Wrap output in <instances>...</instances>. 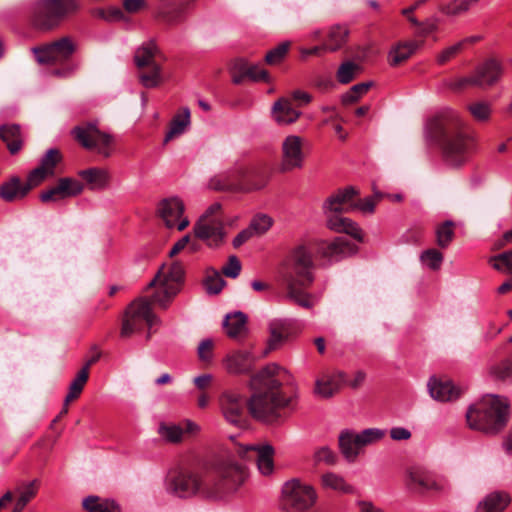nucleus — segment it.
I'll list each match as a JSON object with an SVG mask.
<instances>
[{
	"instance_id": "nucleus-54",
	"label": "nucleus",
	"mask_w": 512,
	"mask_h": 512,
	"mask_svg": "<svg viewBox=\"0 0 512 512\" xmlns=\"http://www.w3.org/2000/svg\"><path fill=\"white\" fill-rule=\"evenodd\" d=\"M468 109L474 119L478 121H487L490 117L491 109L485 102H476L468 106Z\"/></svg>"
},
{
	"instance_id": "nucleus-19",
	"label": "nucleus",
	"mask_w": 512,
	"mask_h": 512,
	"mask_svg": "<svg viewBox=\"0 0 512 512\" xmlns=\"http://www.w3.org/2000/svg\"><path fill=\"white\" fill-rule=\"evenodd\" d=\"M160 4L158 18L168 25H178L185 21L186 13L195 0H155Z\"/></svg>"
},
{
	"instance_id": "nucleus-47",
	"label": "nucleus",
	"mask_w": 512,
	"mask_h": 512,
	"mask_svg": "<svg viewBox=\"0 0 512 512\" xmlns=\"http://www.w3.org/2000/svg\"><path fill=\"white\" fill-rule=\"evenodd\" d=\"M491 374L497 380L512 381V355L491 368Z\"/></svg>"
},
{
	"instance_id": "nucleus-4",
	"label": "nucleus",
	"mask_w": 512,
	"mask_h": 512,
	"mask_svg": "<svg viewBox=\"0 0 512 512\" xmlns=\"http://www.w3.org/2000/svg\"><path fill=\"white\" fill-rule=\"evenodd\" d=\"M430 135L449 167L464 166L476 151L475 140L465 132L464 123L453 110L444 111L432 119Z\"/></svg>"
},
{
	"instance_id": "nucleus-43",
	"label": "nucleus",
	"mask_w": 512,
	"mask_h": 512,
	"mask_svg": "<svg viewBox=\"0 0 512 512\" xmlns=\"http://www.w3.org/2000/svg\"><path fill=\"white\" fill-rule=\"evenodd\" d=\"M62 156L58 149H49L43 156L40 162V167L44 169L49 175L55 174V167L61 161Z\"/></svg>"
},
{
	"instance_id": "nucleus-8",
	"label": "nucleus",
	"mask_w": 512,
	"mask_h": 512,
	"mask_svg": "<svg viewBox=\"0 0 512 512\" xmlns=\"http://www.w3.org/2000/svg\"><path fill=\"white\" fill-rule=\"evenodd\" d=\"M266 176L259 170L236 165L210 179L209 187L215 191L250 192L264 187Z\"/></svg>"
},
{
	"instance_id": "nucleus-12",
	"label": "nucleus",
	"mask_w": 512,
	"mask_h": 512,
	"mask_svg": "<svg viewBox=\"0 0 512 512\" xmlns=\"http://www.w3.org/2000/svg\"><path fill=\"white\" fill-rule=\"evenodd\" d=\"M195 236L210 247L221 245L226 237L224 218L220 203H213L207 208L194 226Z\"/></svg>"
},
{
	"instance_id": "nucleus-36",
	"label": "nucleus",
	"mask_w": 512,
	"mask_h": 512,
	"mask_svg": "<svg viewBox=\"0 0 512 512\" xmlns=\"http://www.w3.org/2000/svg\"><path fill=\"white\" fill-rule=\"evenodd\" d=\"M24 184L19 177H12L9 181L0 186V197L6 202H13L16 199L25 197Z\"/></svg>"
},
{
	"instance_id": "nucleus-21",
	"label": "nucleus",
	"mask_w": 512,
	"mask_h": 512,
	"mask_svg": "<svg viewBox=\"0 0 512 512\" xmlns=\"http://www.w3.org/2000/svg\"><path fill=\"white\" fill-rule=\"evenodd\" d=\"M431 397L440 402H450L458 399L463 390L451 380L432 377L428 382Z\"/></svg>"
},
{
	"instance_id": "nucleus-16",
	"label": "nucleus",
	"mask_w": 512,
	"mask_h": 512,
	"mask_svg": "<svg viewBox=\"0 0 512 512\" xmlns=\"http://www.w3.org/2000/svg\"><path fill=\"white\" fill-rule=\"evenodd\" d=\"M502 73L501 63L494 58H490L481 63L470 77L460 80L456 88L461 89L467 84L479 87L491 86L500 79Z\"/></svg>"
},
{
	"instance_id": "nucleus-15",
	"label": "nucleus",
	"mask_w": 512,
	"mask_h": 512,
	"mask_svg": "<svg viewBox=\"0 0 512 512\" xmlns=\"http://www.w3.org/2000/svg\"><path fill=\"white\" fill-rule=\"evenodd\" d=\"M75 139L86 149L96 151L107 158L111 155L112 138L101 132L94 124L77 126L73 130Z\"/></svg>"
},
{
	"instance_id": "nucleus-57",
	"label": "nucleus",
	"mask_w": 512,
	"mask_h": 512,
	"mask_svg": "<svg viewBox=\"0 0 512 512\" xmlns=\"http://www.w3.org/2000/svg\"><path fill=\"white\" fill-rule=\"evenodd\" d=\"M214 343L211 339H205L200 342L197 350L200 361L208 363L213 355Z\"/></svg>"
},
{
	"instance_id": "nucleus-63",
	"label": "nucleus",
	"mask_w": 512,
	"mask_h": 512,
	"mask_svg": "<svg viewBox=\"0 0 512 512\" xmlns=\"http://www.w3.org/2000/svg\"><path fill=\"white\" fill-rule=\"evenodd\" d=\"M366 378V374L363 372V371H357L355 373V376H354V379L351 380V381H348L346 379V382L344 384H347L348 386H350L351 388H358L362 385V383L364 382Z\"/></svg>"
},
{
	"instance_id": "nucleus-37",
	"label": "nucleus",
	"mask_w": 512,
	"mask_h": 512,
	"mask_svg": "<svg viewBox=\"0 0 512 512\" xmlns=\"http://www.w3.org/2000/svg\"><path fill=\"white\" fill-rule=\"evenodd\" d=\"M88 379L89 372L86 368H81L69 386L68 394L65 397L66 405L79 398Z\"/></svg>"
},
{
	"instance_id": "nucleus-55",
	"label": "nucleus",
	"mask_w": 512,
	"mask_h": 512,
	"mask_svg": "<svg viewBox=\"0 0 512 512\" xmlns=\"http://www.w3.org/2000/svg\"><path fill=\"white\" fill-rule=\"evenodd\" d=\"M241 263L235 255L228 258L227 263L222 267L221 272L229 278H236L240 274Z\"/></svg>"
},
{
	"instance_id": "nucleus-1",
	"label": "nucleus",
	"mask_w": 512,
	"mask_h": 512,
	"mask_svg": "<svg viewBox=\"0 0 512 512\" xmlns=\"http://www.w3.org/2000/svg\"><path fill=\"white\" fill-rule=\"evenodd\" d=\"M254 461L259 472L270 475L274 470V448L270 444L236 445L228 455L205 459L169 472L167 491L179 498L195 495L220 499L236 492L245 482L247 471L236 459Z\"/></svg>"
},
{
	"instance_id": "nucleus-33",
	"label": "nucleus",
	"mask_w": 512,
	"mask_h": 512,
	"mask_svg": "<svg viewBox=\"0 0 512 512\" xmlns=\"http://www.w3.org/2000/svg\"><path fill=\"white\" fill-rule=\"evenodd\" d=\"M79 176L86 181L90 190H102L109 183V173L100 168H89L81 170Z\"/></svg>"
},
{
	"instance_id": "nucleus-60",
	"label": "nucleus",
	"mask_w": 512,
	"mask_h": 512,
	"mask_svg": "<svg viewBox=\"0 0 512 512\" xmlns=\"http://www.w3.org/2000/svg\"><path fill=\"white\" fill-rule=\"evenodd\" d=\"M213 377L210 374H203L193 379L194 385L200 392H206L212 383Z\"/></svg>"
},
{
	"instance_id": "nucleus-14",
	"label": "nucleus",
	"mask_w": 512,
	"mask_h": 512,
	"mask_svg": "<svg viewBox=\"0 0 512 512\" xmlns=\"http://www.w3.org/2000/svg\"><path fill=\"white\" fill-rule=\"evenodd\" d=\"M316 500L314 489L298 480H292L283 488V508L288 512L309 509Z\"/></svg>"
},
{
	"instance_id": "nucleus-35",
	"label": "nucleus",
	"mask_w": 512,
	"mask_h": 512,
	"mask_svg": "<svg viewBox=\"0 0 512 512\" xmlns=\"http://www.w3.org/2000/svg\"><path fill=\"white\" fill-rule=\"evenodd\" d=\"M348 36L349 30L345 26L335 25L331 27L327 35V41L323 43L325 49L330 52L341 49L347 42Z\"/></svg>"
},
{
	"instance_id": "nucleus-24",
	"label": "nucleus",
	"mask_w": 512,
	"mask_h": 512,
	"mask_svg": "<svg viewBox=\"0 0 512 512\" xmlns=\"http://www.w3.org/2000/svg\"><path fill=\"white\" fill-rule=\"evenodd\" d=\"M271 114L279 125H288L294 123L300 117L301 112L289 97H281L273 104Z\"/></svg>"
},
{
	"instance_id": "nucleus-27",
	"label": "nucleus",
	"mask_w": 512,
	"mask_h": 512,
	"mask_svg": "<svg viewBox=\"0 0 512 512\" xmlns=\"http://www.w3.org/2000/svg\"><path fill=\"white\" fill-rule=\"evenodd\" d=\"M191 124V113L188 107H181L168 124L164 144L185 133Z\"/></svg>"
},
{
	"instance_id": "nucleus-29",
	"label": "nucleus",
	"mask_w": 512,
	"mask_h": 512,
	"mask_svg": "<svg viewBox=\"0 0 512 512\" xmlns=\"http://www.w3.org/2000/svg\"><path fill=\"white\" fill-rule=\"evenodd\" d=\"M511 502V497L503 491H495L480 501L475 512H503Z\"/></svg>"
},
{
	"instance_id": "nucleus-7",
	"label": "nucleus",
	"mask_w": 512,
	"mask_h": 512,
	"mask_svg": "<svg viewBox=\"0 0 512 512\" xmlns=\"http://www.w3.org/2000/svg\"><path fill=\"white\" fill-rule=\"evenodd\" d=\"M465 417L470 429L496 435L509 421L510 404L504 396L487 394L468 407Z\"/></svg>"
},
{
	"instance_id": "nucleus-10",
	"label": "nucleus",
	"mask_w": 512,
	"mask_h": 512,
	"mask_svg": "<svg viewBox=\"0 0 512 512\" xmlns=\"http://www.w3.org/2000/svg\"><path fill=\"white\" fill-rule=\"evenodd\" d=\"M161 59V52L153 41L144 43L136 50L134 60L144 87H157L162 82Z\"/></svg>"
},
{
	"instance_id": "nucleus-25",
	"label": "nucleus",
	"mask_w": 512,
	"mask_h": 512,
	"mask_svg": "<svg viewBox=\"0 0 512 512\" xmlns=\"http://www.w3.org/2000/svg\"><path fill=\"white\" fill-rule=\"evenodd\" d=\"M256 358L249 351H236L226 357L225 365L229 373L249 374L252 372Z\"/></svg>"
},
{
	"instance_id": "nucleus-9",
	"label": "nucleus",
	"mask_w": 512,
	"mask_h": 512,
	"mask_svg": "<svg viewBox=\"0 0 512 512\" xmlns=\"http://www.w3.org/2000/svg\"><path fill=\"white\" fill-rule=\"evenodd\" d=\"M75 49V44L69 37H62L43 46L34 47L32 52L40 64H60L61 67L55 68L52 74L65 77L71 72V67L67 64V61L75 52Z\"/></svg>"
},
{
	"instance_id": "nucleus-13",
	"label": "nucleus",
	"mask_w": 512,
	"mask_h": 512,
	"mask_svg": "<svg viewBox=\"0 0 512 512\" xmlns=\"http://www.w3.org/2000/svg\"><path fill=\"white\" fill-rule=\"evenodd\" d=\"M384 436L385 431L379 428H368L360 433L346 430L339 435V447L344 457L353 462L364 447L382 440Z\"/></svg>"
},
{
	"instance_id": "nucleus-49",
	"label": "nucleus",
	"mask_w": 512,
	"mask_h": 512,
	"mask_svg": "<svg viewBox=\"0 0 512 512\" xmlns=\"http://www.w3.org/2000/svg\"><path fill=\"white\" fill-rule=\"evenodd\" d=\"M272 224L273 220L271 217L265 214H259L252 219L250 226L248 228L252 230V233L254 235L260 236L266 233L270 229Z\"/></svg>"
},
{
	"instance_id": "nucleus-44",
	"label": "nucleus",
	"mask_w": 512,
	"mask_h": 512,
	"mask_svg": "<svg viewBox=\"0 0 512 512\" xmlns=\"http://www.w3.org/2000/svg\"><path fill=\"white\" fill-rule=\"evenodd\" d=\"M159 434L171 443H179L182 440L184 429L178 425L162 423L159 426Z\"/></svg>"
},
{
	"instance_id": "nucleus-18",
	"label": "nucleus",
	"mask_w": 512,
	"mask_h": 512,
	"mask_svg": "<svg viewBox=\"0 0 512 512\" xmlns=\"http://www.w3.org/2000/svg\"><path fill=\"white\" fill-rule=\"evenodd\" d=\"M158 212L168 228L177 226L179 231H183L189 225L187 218L181 219L184 204L177 197L163 199L159 204Z\"/></svg>"
},
{
	"instance_id": "nucleus-46",
	"label": "nucleus",
	"mask_w": 512,
	"mask_h": 512,
	"mask_svg": "<svg viewBox=\"0 0 512 512\" xmlns=\"http://www.w3.org/2000/svg\"><path fill=\"white\" fill-rule=\"evenodd\" d=\"M291 43L289 41H285L277 45L275 48L271 49L267 52L265 56V61L269 65H275L280 63L285 56L287 55L290 49Z\"/></svg>"
},
{
	"instance_id": "nucleus-26",
	"label": "nucleus",
	"mask_w": 512,
	"mask_h": 512,
	"mask_svg": "<svg viewBox=\"0 0 512 512\" xmlns=\"http://www.w3.org/2000/svg\"><path fill=\"white\" fill-rule=\"evenodd\" d=\"M346 382V374L338 371L332 376L318 378L315 381L314 393L322 398H331Z\"/></svg>"
},
{
	"instance_id": "nucleus-3",
	"label": "nucleus",
	"mask_w": 512,
	"mask_h": 512,
	"mask_svg": "<svg viewBox=\"0 0 512 512\" xmlns=\"http://www.w3.org/2000/svg\"><path fill=\"white\" fill-rule=\"evenodd\" d=\"M184 283V268L179 262L163 265L147 288H155L151 297L138 298L131 302L124 311L120 329L121 338H129L140 332L144 326L151 329L160 323L159 317L153 312L152 304L166 310Z\"/></svg>"
},
{
	"instance_id": "nucleus-61",
	"label": "nucleus",
	"mask_w": 512,
	"mask_h": 512,
	"mask_svg": "<svg viewBox=\"0 0 512 512\" xmlns=\"http://www.w3.org/2000/svg\"><path fill=\"white\" fill-rule=\"evenodd\" d=\"M147 5L146 0H123V6L129 13H135L145 8Z\"/></svg>"
},
{
	"instance_id": "nucleus-64",
	"label": "nucleus",
	"mask_w": 512,
	"mask_h": 512,
	"mask_svg": "<svg viewBox=\"0 0 512 512\" xmlns=\"http://www.w3.org/2000/svg\"><path fill=\"white\" fill-rule=\"evenodd\" d=\"M358 506L359 512H384L382 509L367 501H359Z\"/></svg>"
},
{
	"instance_id": "nucleus-56",
	"label": "nucleus",
	"mask_w": 512,
	"mask_h": 512,
	"mask_svg": "<svg viewBox=\"0 0 512 512\" xmlns=\"http://www.w3.org/2000/svg\"><path fill=\"white\" fill-rule=\"evenodd\" d=\"M464 48V42H458L453 46H450L446 49H444L441 53L437 56V63L439 65H444L449 60H451L453 57H455L458 53H460Z\"/></svg>"
},
{
	"instance_id": "nucleus-28",
	"label": "nucleus",
	"mask_w": 512,
	"mask_h": 512,
	"mask_svg": "<svg viewBox=\"0 0 512 512\" xmlns=\"http://www.w3.org/2000/svg\"><path fill=\"white\" fill-rule=\"evenodd\" d=\"M358 248L344 237H337L330 243H323L319 252L323 257H347L357 252Z\"/></svg>"
},
{
	"instance_id": "nucleus-11",
	"label": "nucleus",
	"mask_w": 512,
	"mask_h": 512,
	"mask_svg": "<svg viewBox=\"0 0 512 512\" xmlns=\"http://www.w3.org/2000/svg\"><path fill=\"white\" fill-rule=\"evenodd\" d=\"M77 10V0H41L35 12L34 24L40 30H53Z\"/></svg>"
},
{
	"instance_id": "nucleus-22",
	"label": "nucleus",
	"mask_w": 512,
	"mask_h": 512,
	"mask_svg": "<svg viewBox=\"0 0 512 512\" xmlns=\"http://www.w3.org/2000/svg\"><path fill=\"white\" fill-rule=\"evenodd\" d=\"M270 336L267 341L265 355L270 351L278 349L285 343L294 333L293 325L288 320L276 319L269 324Z\"/></svg>"
},
{
	"instance_id": "nucleus-17",
	"label": "nucleus",
	"mask_w": 512,
	"mask_h": 512,
	"mask_svg": "<svg viewBox=\"0 0 512 512\" xmlns=\"http://www.w3.org/2000/svg\"><path fill=\"white\" fill-rule=\"evenodd\" d=\"M303 140L296 135L287 136L282 143L281 172H289L303 166Z\"/></svg>"
},
{
	"instance_id": "nucleus-62",
	"label": "nucleus",
	"mask_w": 512,
	"mask_h": 512,
	"mask_svg": "<svg viewBox=\"0 0 512 512\" xmlns=\"http://www.w3.org/2000/svg\"><path fill=\"white\" fill-rule=\"evenodd\" d=\"M254 234L252 233V230L249 228L244 229L241 231L233 240V246L234 248H239L241 245H243L245 242H247Z\"/></svg>"
},
{
	"instance_id": "nucleus-40",
	"label": "nucleus",
	"mask_w": 512,
	"mask_h": 512,
	"mask_svg": "<svg viewBox=\"0 0 512 512\" xmlns=\"http://www.w3.org/2000/svg\"><path fill=\"white\" fill-rule=\"evenodd\" d=\"M225 284L226 281L222 278L221 274L217 270L212 268L207 270L206 277L204 279V286L207 293L219 294Z\"/></svg>"
},
{
	"instance_id": "nucleus-6",
	"label": "nucleus",
	"mask_w": 512,
	"mask_h": 512,
	"mask_svg": "<svg viewBox=\"0 0 512 512\" xmlns=\"http://www.w3.org/2000/svg\"><path fill=\"white\" fill-rule=\"evenodd\" d=\"M313 268L311 251L305 245H300L290 253L281 271L285 297L306 309L313 306V296L307 292L314 281Z\"/></svg>"
},
{
	"instance_id": "nucleus-23",
	"label": "nucleus",
	"mask_w": 512,
	"mask_h": 512,
	"mask_svg": "<svg viewBox=\"0 0 512 512\" xmlns=\"http://www.w3.org/2000/svg\"><path fill=\"white\" fill-rule=\"evenodd\" d=\"M407 485L418 492L440 489L432 473L421 466H413L407 470Z\"/></svg>"
},
{
	"instance_id": "nucleus-31",
	"label": "nucleus",
	"mask_w": 512,
	"mask_h": 512,
	"mask_svg": "<svg viewBox=\"0 0 512 512\" xmlns=\"http://www.w3.org/2000/svg\"><path fill=\"white\" fill-rule=\"evenodd\" d=\"M82 508L87 512H121L120 506L114 500L96 495L84 498Z\"/></svg>"
},
{
	"instance_id": "nucleus-20",
	"label": "nucleus",
	"mask_w": 512,
	"mask_h": 512,
	"mask_svg": "<svg viewBox=\"0 0 512 512\" xmlns=\"http://www.w3.org/2000/svg\"><path fill=\"white\" fill-rule=\"evenodd\" d=\"M84 186L76 179L60 178L57 184L40 194V200L44 203L57 202L62 199L77 196L82 193Z\"/></svg>"
},
{
	"instance_id": "nucleus-30",
	"label": "nucleus",
	"mask_w": 512,
	"mask_h": 512,
	"mask_svg": "<svg viewBox=\"0 0 512 512\" xmlns=\"http://www.w3.org/2000/svg\"><path fill=\"white\" fill-rule=\"evenodd\" d=\"M0 139L6 144L11 154H17L22 148L20 126L17 124H4L0 126Z\"/></svg>"
},
{
	"instance_id": "nucleus-59",
	"label": "nucleus",
	"mask_w": 512,
	"mask_h": 512,
	"mask_svg": "<svg viewBox=\"0 0 512 512\" xmlns=\"http://www.w3.org/2000/svg\"><path fill=\"white\" fill-rule=\"evenodd\" d=\"M389 434L394 441H407L412 437L409 429L400 426L391 428Z\"/></svg>"
},
{
	"instance_id": "nucleus-42",
	"label": "nucleus",
	"mask_w": 512,
	"mask_h": 512,
	"mask_svg": "<svg viewBox=\"0 0 512 512\" xmlns=\"http://www.w3.org/2000/svg\"><path fill=\"white\" fill-rule=\"evenodd\" d=\"M361 72V66L352 62L346 61L340 65L337 71V79L342 84H348L354 80L356 75Z\"/></svg>"
},
{
	"instance_id": "nucleus-52",
	"label": "nucleus",
	"mask_w": 512,
	"mask_h": 512,
	"mask_svg": "<svg viewBox=\"0 0 512 512\" xmlns=\"http://www.w3.org/2000/svg\"><path fill=\"white\" fill-rule=\"evenodd\" d=\"M421 261L429 268L437 270L442 264L443 255L436 249H428L421 254Z\"/></svg>"
},
{
	"instance_id": "nucleus-51",
	"label": "nucleus",
	"mask_w": 512,
	"mask_h": 512,
	"mask_svg": "<svg viewBox=\"0 0 512 512\" xmlns=\"http://www.w3.org/2000/svg\"><path fill=\"white\" fill-rule=\"evenodd\" d=\"M44 169H42L40 166L33 169L27 179V183L24 184V193H29V191L38 186L40 183H42L47 177H50Z\"/></svg>"
},
{
	"instance_id": "nucleus-58",
	"label": "nucleus",
	"mask_w": 512,
	"mask_h": 512,
	"mask_svg": "<svg viewBox=\"0 0 512 512\" xmlns=\"http://www.w3.org/2000/svg\"><path fill=\"white\" fill-rule=\"evenodd\" d=\"M315 458L318 462H325L329 465H333L336 463L337 457L328 447H322L316 452Z\"/></svg>"
},
{
	"instance_id": "nucleus-38",
	"label": "nucleus",
	"mask_w": 512,
	"mask_h": 512,
	"mask_svg": "<svg viewBox=\"0 0 512 512\" xmlns=\"http://www.w3.org/2000/svg\"><path fill=\"white\" fill-rule=\"evenodd\" d=\"M246 77L251 78L253 80H265L268 77V72L257 66H248L246 64H241L239 68V73L233 75V82L235 84H240Z\"/></svg>"
},
{
	"instance_id": "nucleus-41",
	"label": "nucleus",
	"mask_w": 512,
	"mask_h": 512,
	"mask_svg": "<svg viewBox=\"0 0 512 512\" xmlns=\"http://www.w3.org/2000/svg\"><path fill=\"white\" fill-rule=\"evenodd\" d=\"M478 0H453L447 4H441L439 9L448 16H457L469 10L470 6Z\"/></svg>"
},
{
	"instance_id": "nucleus-45",
	"label": "nucleus",
	"mask_w": 512,
	"mask_h": 512,
	"mask_svg": "<svg viewBox=\"0 0 512 512\" xmlns=\"http://www.w3.org/2000/svg\"><path fill=\"white\" fill-rule=\"evenodd\" d=\"M371 82H363L354 85L342 96V102L345 105L356 103L371 87Z\"/></svg>"
},
{
	"instance_id": "nucleus-39",
	"label": "nucleus",
	"mask_w": 512,
	"mask_h": 512,
	"mask_svg": "<svg viewBox=\"0 0 512 512\" xmlns=\"http://www.w3.org/2000/svg\"><path fill=\"white\" fill-rule=\"evenodd\" d=\"M455 223L451 220H446L440 224L436 229V243L440 248H447L454 239Z\"/></svg>"
},
{
	"instance_id": "nucleus-53",
	"label": "nucleus",
	"mask_w": 512,
	"mask_h": 512,
	"mask_svg": "<svg viewBox=\"0 0 512 512\" xmlns=\"http://www.w3.org/2000/svg\"><path fill=\"white\" fill-rule=\"evenodd\" d=\"M38 490V481L33 480L27 483L23 490L20 492L19 498L17 499V503L22 507H26V505L36 496Z\"/></svg>"
},
{
	"instance_id": "nucleus-5",
	"label": "nucleus",
	"mask_w": 512,
	"mask_h": 512,
	"mask_svg": "<svg viewBox=\"0 0 512 512\" xmlns=\"http://www.w3.org/2000/svg\"><path fill=\"white\" fill-rule=\"evenodd\" d=\"M359 191L352 186L338 189L323 203L322 209L326 217L327 227L337 233L350 235L359 242L363 241L361 229L349 218L341 216L355 209L363 213H373L376 204L384 197L380 192L365 199L358 198Z\"/></svg>"
},
{
	"instance_id": "nucleus-48",
	"label": "nucleus",
	"mask_w": 512,
	"mask_h": 512,
	"mask_svg": "<svg viewBox=\"0 0 512 512\" xmlns=\"http://www.w3.org/2000/svg\"><path fill=\"white\" fill-rule=\"evenodd\" d=\"M488 263L498 272L506 275H512V260L505 253L492 256Z\"/></svg>"
},
{
	"instance_id": "nucleus-34",
	"label": "nucleus",
	"mask_w": 512,
	"mask_h": 512,
	"mask_svg": "<svg viewBox=\"0 0 512 512\" xmlns=\"http://www.w3.org/2000/svg\"><path fill=\"white\" fill-rule=\"evenodd\" d=\"M247 317L244 313L238 311L233 314H228L225 317L223 326L226 333L231 338H236L246 331Z\"/></svg>"
},
{
	"instance_id": "nucleus-32",
	"label": "nucleus",
	"mask_w": 512,
	"mask_h": 512,
	"mask_svg": "<svg viewBox=\"0 0 512 512\" xmlns=\"http://www.w3.org/2000/svg\"><path fill=\"white\" fill-rule=\"evenodd\" d=\"M423 44V41L399 42L390 51V64L397 66L410 58V56Z\"/></svg>"
},
{
	"instance_id": "nucleus-2",
	"label": "nucleus",
	"mask_w": 512,
	"mask_h": 512,
	"mask_svg": "<svg viewBox=\"0 0 512 512\" xmlns=\"http://www.w3.org/2000/svg\"><path fill=\"white\" fill-rule=\"evenodd\" d=\"M283 368L277 364H269L261 371L253 374L250 379L252 395L249 400L232 390L224 391L220 396V408L227 422L242 426L246 422L247 410L257 420L272 424L284 416L291 398L282 391L279 379Z\"/></svg>"
},
{
	"instance_id": "nucleus-50",
	"label": "nucleus",
	"mask_w": 512,
	"mask_h": 512,
	"mask_svg": "<svg viewBox=\"0 0 512 512\" xmlns=\"http://www.w3.org/2000/svg\"><path fill=\"white\" fill-rule=\"evenodd\" d=\"M322 484L325 487L332 488L334 490H339L342 492L349 493L351 491V487L345 483V481L333 474L327 473L322 476Z\"/></svg>"
}]
</instances>
